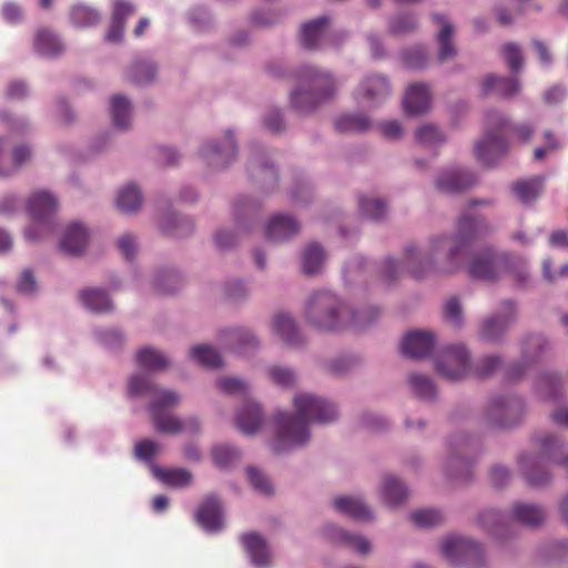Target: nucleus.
I'll list each match as a JSON object with an SVG mask.
<instances>
[{
  "label": "nucleus",
  "instance_id": "6e6552de",
  "mask_svg": "<svg viewBox=\"0 0 568 568\" xmlns=\"http://www.w3.org/2000/svg\"><path fill=\"white\" fill-rule=\"evenodd\" d=\"M435 368L439 375L456 382L469 376L485 379L501 368L503 357L497 354L486 355L475 363L463 344H450L440 348L435 358Z\"/></svg>",
  "mask_w": 568,
  "mask_h": 568
},
{
  "label": "nucleus",
  "instance_id": "dca6fc26",
  "mask_svg": "<svg viewBox=\"0 0 568 568\" xmlns=\"http://www.w3.org/2000/svg\"><path fill=\"white\" fill-rule=\"evenodd\" d=\"M547 348L548 341L544 335H527L523 341L520 359L509 364L505 369L506 381H519L541 358Z\"/></svg>",
  "mask_w": 568,
  "mask_h": 568
},
{
  "label": "nucleus",
  "instance_id": "473e14b6",
  "mask_svg": "<svg viewBox=\"0 0 568 568\" xmlns=\"http://www.w3.org/2000/svg\"><path fill=\"white\" fill-rule=\"evenodd\" d=\"M403 106L408 115H418L430 106V92L427 84L416 83L408 87L403 99Z\"/></svg>",
  "mask_w": 568,
  "mask_h": 568
},
{
  "label": "nucleus",
  "instance_id": "bf43d9fd",
  "mask_svg": "<svg viewBox=\"0 0 568 568\" xmlns=\"http://www.w3.org/2000/svg\"><path fill=\"white\" fill-rule=\"evenodd\" d=\"M418 27L417 18L412 12L398 13L389 20V32L395 36H403L413 32Z\"/></svg>",
  "mask_w": 568,
  "mask_h": 568
},
{
  "label": "nucleus",
  "instance_id": "8fccbe9b",
  "mask_svg": "<svg viewBox=\"0 0 568 568\" xmlns=\"http://www.w3.org/2000/svg\"><path fill=\"white\" fill-rule=\"evenodd\" d=\"M155 75V64L146 59H135L126 73L128 79L138 85L151 83Z\"/></svg>",
  "mask_w": 568,
  "mask_h": 568
},
{
  "label": "nucleus",
  "instance_id": "e2e57ef3",
  "mask_svg": "<svg viewBox=\"0 0 568 568\" xmlns=\"http://www.w3.org/2000/svg\"><path fill=\"white\" fill-rule=\"evenodd\" d=\"M409 519L419 528H429L443 520V514L437 509H420L409 514Z\"/></svg>",
  "mask_w": 568,
  "mask_h": 568
},
{
  "label": "nucleus",
  "instance_id": "5fc2aeb1",
  "mask_svg": "<svg viewBox=\"0 0 568 568\" xmlns=\"http://www.w3.org/2000/svg\"><path fill=\"white\" fill-rule=\"evenodd\" d=\"M358 207L363 216L374 222L382 221L387 214L386 202L382 199L374 196H359Z\"/></svg>",
  "mask_w": 568,
  "mask_h": 568
},
{
  "label": "nucleus",
  "instance_id": "c03bdc74",
  "mask_svg": "<svg viewBox=\"0 0 568 568\" xmlns=\"http://www.w3.org/2000/svg\"><path fill=\"white\" fill-rule=\"evenodd\" d=\"M408 495L407 487L393 475L385 476L382 484V497L386 505L394 508L402 505Z\"/></svg>",
  "mask_w": 568,
  "mask_h": 568
},
{
  "label": "nucleus",
  "instance_id": "5701e85b",
  "mask_svg": "<svg viewBox=\"0 0 568 568\" xmlns=\"http://www.w3.org/2000/svg\"><path fill=\"white\" fill-rule=\"evenodd\" d=\"M436 335L432 331L415 329L408 332L402 339L400 351L414 359L428 357L435 349Z\"/></svg>",
  "mask_w": 568,
  "mask_h": 568
},
{
  "label": "nucleus",
  "instance_id": "c756f323",
  "mask_svg": "<svg viewBox=\"0 0 568 568\" xmlns=\"http://www.w3.org/2000/svg\"><path fill=\"white\" fill-rule=\"evenodd\" d=\"M236 425L239 429L247 435L255 434L263 425V412L261 406L246 398L236 413Z\"/></svg>",
  "mask_w": 568,
  "mask_h": 568
},
{
  "label": "nucleus",
  "instance_id": "4d7b16f0",
  "mask_svg": "<svg viewBox=\"0 0 568 568\" xmlns=\"http://www.w3.org/2000/svg\"><path fill=\"white\" fill-rule=\"evenodd\" d=\"M153 285L160 293L172 294L176 292L181 285V275L175 268H161L155 274Z\"/></svg>",
  "mask_w": 568,
  "mask_h": 568
},
{
  "label": "nucleus",
  "instance_id": "ea45409f",
  "mask_svg": "<svg viewBox=\"0 0 568 568\" xmlns=\"http://www.w3.org/2000/svg\"><path fill=\"white\" fill-rule=\"evenodd\" d=\"M432 19L435 23L442 26V29L437 34V41L439 44L438 60L440 62H444L448 59L454 58L457 53L456 48L450 40L452 34L454 32V27L442 13H434L432 16Z\"/></svg>",
  "mask_w": 568,
  "mask_h": 568
},
{
  "label": "nucleus",
  "instance_id": "de8ad7c7",
  "mask_svg": "<svg viewBox=\"0 0 568 568\" xmlns=\"http://www.w3.org/2000/svg\"><path fill=\"white\" fill-rule=\"evenodd\" d=\"M136 363L148 372H159L166 368L170 361L163 353L153 347L146 346L138 351Z\"/></svg>",
  "mask_w": 568,
  "mask_h": 568
},
{
  "label": "nucleus",
  "instance_id": "aec40b11",
  "mask_svg": "<svg viewBox=\"0 0 568 568\" xmlns=\"http://www.w3.org/2000/svg\"><path fill=\"white\" fill-rule=\"evenodd\" d=\"M346 37L339 33L336 41L332 40L329 19L326 16L318 17L302 26L301 43L306 49H323L329 44H337Z\"/></svg>",
  "mask_w": 568,
  "mask_h": 568
},
{
  "label": "nucleus",
  "instance_id": "f257e3e1",
  "mask_svg": "<svg viewBox=\"0 0 568 568\" xmlns=\"http://www.w3.org/2000/svg\"><path fill=\"white\" fill-rule=\"evenodd\" d=\"M493 204L494 200L488 197L470 200L458 217L456 232L430 237L427 252L412 242L404 246L402 261L387 256L379 264H375L362 255L352 256L343 266L345 285L365 281L372 271L387 283L394 282L405 272L417 280L457 272L463 266L471 244L493 231L488 220L483 214L473 212V209Z\"/></svg>",
  "mask_w": 568,
  "mask_h": 568
},
{
  "label": "nucleus",
  "instance_id": "2eb2a0df",
  "mask_svg": "<svg viewBox=\"0 0 568 568\" xmlns=\"http://www.w3.org/2000/svg\"><path fill=\"white\" fill-rule=\"evenodd\" d=\"M246 171L248 178L263 191L271 192L277 186V169L264 146L255 143L251 145Z\"/></svg>",
  "mask_w": 568,
  "mask_h": 568
},
{
  "label": "nucleus",
  "instance_id": "39448f33",
  "mask_svg": "<svg viewBox=\"0 0 568 568\" xmlns=\"http://www.w3.org/2000/svg\"><path fill=\"white\" fill-rule=\"evenodd\" d=\"M128 392L130 397L146 396L151 398L149 412L158 432L163 434H178L181 432L196 434L200 432L201 424L197 417L189 416L184 419H179L166 413V409L179 404L181 396L174 390L160 388L151 381L148 374H134L129 381Z\"/></svg>",
  "mask_w": 568,
  "mask_h": 568
},
{
  "label": "nucleus",
  "instance_id": "864d4df0",
  "mask_svg": "<svg viewBox=\"0 0 568 568\" xmlns=\"http://www.w3.org/2000/svg\"><path fill=\"white\" fill-rule=\"evenodd\" d=\"M190 355L192 359L206 368H220L223 365L221 354L211 345H195L191 348Z\"/></svg>",
  "mask_w": 568,
  "mask_h": 568
},
{
  "label": "nucleus",
  "instance_id": "a19ab883",
  "mask_svg": "<svg viewBox=\"0 0 568 568\" xmlns=\"http://www.w3.org/2000/svg\"><path fill=\"white\" fill-rule=\"evenodd\" d=\"M81 304L92 313H105L112 308L108 292L103 288L88 287L79 293Z\"/></svg>",
  "mask_w": 568,
  "mask_h": 568
},
{
  "label": "nucleus",
  "instance_id": "f704fd0d",
  "mask_svg": "<svg viewBox=\"0 0 568 568\" xmlns=\"http://www.w3.org/2000/svg\"><path fill=\"white\" fill-rule=\"evenodd\" d=\"M334 508L339 514L347 516L354 520L367 521L373 519V511L358 497L339 496L334 499Z\"/></svg>",
  "mask_w": 568,
  "mask_h": 568
},
{
  "label": "nucleus",
  "instance_id": "9d476101",
  "mask_svg": "<svg viewBox=\"0 0 568 568\" xmlns=\"http://www.w3.org/2000/svg\"><path fill=\"white\" fill-rule=\"evenodd\" d=\"M471 278L495 281L504 273L509 272L520 282L528 278L527 261L515 253L499 252L494 247H486L471 256L467 265Z\"/></svg>",
  "mask_w": 568,
  "mask_h": 568
},
{
  "label": "nucleus",
  "instance_id": "58836bf2",
  "mask_svg": "<svg viewBox=\"0 0 568 568\" xmlns=\"http://www.w3.org/2000/svg\"><path fill=\"white\" fill-rule=\"evenodd\" d=\"M520 82L517 78L500 77L496 74H488L481 84L483 95L496 91L504 98H511L520 91Z\"/></svg>",
  "mask_w": 568,
  "mask_h": 568
},
{
  "label": "nucleus",
  "instance_id": "09e8293b",
  "mask_svg": "<svg viewBox=\"0 0 568 568\" xmlns=\"http://www.w3.org/2000/svg\"><path fill=\"white\" fill-rule=\"evenodd\" d=\"M143 203L141 190L134 183L123 186L118 194L116 205L124 213H134L140 210Z\"/></svg>",
  "mask_w": 568,
  "mask_h": 568
},
{
  "label": "nucleus",
  "instance_id": "b1692460",
  "mask_svg": "<svg viewBox=\"0 0 568 568\" xmlns=\"http://www.w3.org/2000/svg\"><path fill=\"white\" fill-rule=\"evenodd\" d=\"M261 202L248 196L240 195L233 202V217L240 232H251L260 220Z\"/></svg>",
  "mask_w": 568,
  "mask_h": 568
},
{
  "label": "nucleus",
  "instance_id": "7c9ffc66",
  "mask_svg": "<svg viewBox=\"0 0 568 568\" xmlns=\"http://www.w3.org/2000/svg\"><path fill=\"white\" fill-rule=\"evenodd\" d=\"M135 13L133 3L125 0H115L109 31L105 34L108 42L118 43L122 40L125 21Z\"/></svg>",
  "mask_w": 568,
  "mask_h": 568
},
{
  "label": "nucleus",
  "instance_id": "4c0bfd02",
  "mask_svg": "<svg viewBox=\"0 0 568 568\" xmlns=\"http://www.w3.org/2000/svg\"><path fill=\"white\" fill-rule=\"evenodd\" d=\"M9 144L6 136H0V176H11L31 156V150L27 145H18L12 151V163L7 161L4 150Z\"/></svg>",
  "mask_w": 568,
  "mask_h": 568
},
{
  "label": "nucleus",
  "instance_id": "c85d7f7f",
  "mask_svg": "<svg viewBox=\"0 0 568 568\" xmlns=\"http://www.w3.org/2000/svg\"><path fill=\"white\" fill-rule=\"evenodd\" d=\"M57 209V197L47 191L36 192L27 204V211L36 222H50Z\"/></svg>",
  "mask_w": 568,
  "mask_h": 568
},
{
  "label": "nucleus",
  "instance_id": "cd10ccee",
  "mask_svg": "<svg viewBox=\"0 0 568 568\" xmlns=\"http://www.w3.org/2000/svg\"><path fill=\"white\" fill-rule=\"evenodd\" d=\"M245 552L255 568H267L271 554L266 540L257 532H246L241 537Z\"/></svg>",
  "mask_w": 568,
  "mask_h": 568
},
{
  "label": "nucleus",
  "instance_id": "72a5a7b5",
  "mask_svg": "<svg viewBox=\"0 0 568 568\" xmlns=\"http://www.w3.org/2000/svg\"><path fill=\"white\" fill-rule=\"evenodd\" d=\"M272 328L290 346H298L303 343V336L296 321L288 313H277L273 317Z\"/></svg>",
  "mask_w": 568,
  "mask_h": 568
},
{
  "label": "nucleus",
  "instance_id": "e433bc0d",
  "mask_svg": "<svg viewBox=\"0 0 568 568\" xmlns=\"http://www.w3.org/2000/svg\"><path fill=\"white\" fill-rule=\"evenodd\" d=\"M534 388L542 399L557 402L562 397V378L556 372H541L535 382Z\"/></svg>",
  "mask_w": 568,
  "mask_h": 568
},
{
  "label": "nucleus",
  "instance_id": "2f4dec72",
  "mask_svg": "<svg viewBox=\"0 0 568 568\" xmlns=\"http://www.w3.org/2000/svg\"><path fill=\"white\" fill-rule=\"evenodd\" d=\"M88 240L87 227L79 222H73L65 229L60 240V248L68 255H80L85 250Z\"/></svg>",
  "mask_w": 568,
  "mask_h": 568
},
{
  "label": "nucleus",
  "instance_id": "393cba45",
  "mask_svg": "<svg viewBox=\"0 0 568 568\" xmlns=\"http://www.w3.org/2000/svg\"><path fill=\"white\" fill-rule=\"evenodd\" d=\"M197 524L207 534H217L224 528L223 506L216 496L205 498L195 513Z\"/></svg>",
  "mask_w": 568,
  "mask_h": 568
},
{
  "label": "nucleus",
  "instance_id": "0e129e2a",
  "mask_svg": "<svg viewBox=\"0 0 568 568\" xmlns=\"http://www.w3.org/2000/svg\"><path fill=\"white\" fill-rule=\"evenodd\" d=\"M443 315L446 322L455 327H462L464 323L463 306L458 297L448 298L443 307Z\"/></svg>",
  "mask_w": 568,
  "mask_h": 568
},
{
  "label": "nucleus",
  "instance_id": "423d86ee",
  "mask_svg": "<svg viewBox=\"0 0 568 568\" xmlns=\"http://www.w3.org/2000/svg\"><path fill=\"white\" fill-rule=\"evenodd\" d=\"M531 443L539 452L520 453L517 457L518 467L528 485L544 487L551 481L550 463L568 470V454L564 453L562 439L551 433L537 434Z\"/></svg>",
  "mask_w": 568,
  "mask_h": 568
},
{
  "label": "nucleus",
  "instance_id": "3c124183",
  "mask_svg": "<svg viewBox=\"0 0 568 568\" xmlns=\"http://www.w3.org/2000/svg\"><path fill=\"white\" fill-rule=\"evenodd\" d=\"M409 386L420 400L433 402L437 396V388L434 381L424 374L413 373L408 377Z\"/></svg>",
  "mask_w": 568,
  "mask_h": 568
},
{
  "label": "nucleus",
  "instance_id": "1a4fd4ad",
  "mask_svg": "<svg viewBox=\"0 0 568 568\" xmlns=\"http://www.w3.org/2000/svg\"><path fill=\"white\" fill-rule=\"evenodd\" d=\"M546 520V510L541 505L527 501L513 504L510 513L488 508L478 515L479 526L496 539H503L510 532V523L527 528H538Z\"/></svg>",
  "mask_w": 568,
  "mask_h": 568
},
{
  "label": "nucleus",
  "instance_id": "052dcab7",
  "mask_svg": "<svg viewBox=\"0 0 568 568\" xmlns=\"http://www.w3.org/2000/svg\"><path fill=\"white\" fill-rule=\"evenodd\" d=\"M416 141L424 146L433 148L445 143L446 136L433 124L420 126L415 133Z\"/></svg>",
  "mask_w": 568,
  "mask_h": 568
},
{
  "label": "nucleus",
  "instance_id": "f3484780",
  "mask_svg": "<svg viewBox=\"0 0 568 568\" xmlns=\"http://www.w3.org/2000/svg\"><path fill=\"white\" fill-rule=\"evenodd\" d=\"M517 320V306L511 300L500 303L499 311L485 320L479 327V337L486 342L500 343Z\"/></svg>",
  "mask_w": 568,
  "mask_h": 568
},
{
  "label": "nucleus",
  "instance_id": "f8f14e48",
  "mask_svg": "<svg viewBox=\"0 0 568 568\" xmlns=\"http://www.w3.org/2000/svg\"><path fill=\"white\" fill-rule=\"evenodd\" d=\"M477 443L466 433H457L450 436L447 443L448 456L445 463V471L448 477L459 481L473 478L474 457Z\"/></svg>",
  "mask_w": 568,
  "mask_h": 568
},
{
  "label": "nucleus",
  "instance_id": "13d9d810",
  "mask_svg": "<svg viewBox=\"0 0 568 568\" xmlns=\"http://www.w3.org/2000/svg\"><path fill=\"white\" fill-rule=\"evenodd\" d=\"M240 457L241 450L231 444H217L212 448L213 463L221 469L231 468Z\"/></svg>",
  "mask_w": 568,
  "mask_h": 568
},
{
  "label": "nucleus",
  "instance_id": "338daca9",
  "mask_svg": "<svg viewBox=\"0 0 568 568\" xmlns=\"http://www.w3.org/2000/svg\"><path fill=\"white\" fill-rule=\"evenodd\" d=\"M94 338L98 343L108 348H115L123 342V334L116 328H95L93 331Z\"/></svg>",
  "mask_w": 568,
  "mask_h": 568
},
{
  "label": "nucleus",
  "instance_id": "c9c22d12",
  "mask_svg": "<svg viewBox=\"0 0 568 568\" xmlns=\"http://www.w3.org/2000/svg\"><path fill=\"white\" fill-rule=\"evenodd\" d=\"M159 226L163 233L174 237L187 236L194 231V222L190 216L172 211L161 216Z\"/></svg>",
  "mask_w": 568,
  "mask_h": 568
},
{
  "label": "nucleus",
  "instance_id": "79ce46f5",
  "mask_svg": "<svg viewBox=\"0 0 568 568\" xmlns=\"http://www.w3.org/2000/svg\"><path fill=\"white\" fill-rule=\"evenodd\" d=\"M110 112L113 126L124 131L130 128L132 115V103L128 97L115 94L110 101Z\"/></svg>",
  "mask_w": 568,
  "mask_h": 568
},
{
  "label": "nucleus",
  "instance_id": "7ed1b4c3",
  "mask_svg": "<svg viewBox=\"0 0 568 568\" xmlns=\"http://www.w3.org/2000/svg\"><path fill=\"white\" fill-rule=\"evenodd\" d=\"M267 72L277 79H292L298 85L291 92V106L300 114L316 110L332 99L337 90L333 74L312 64L288 65L283 60L270 61Z\"/></svg>",
  "mask_w": 568,
  "mask_h": 568
},
{
  "label": "nucleus",
  "instance_id": "412c9836",
  "mask_svg": "<svg viewBox=\"0 0 568 568\" xmlns=\"http://www.w3.org/2000/svg\"><path fill=\"white\" fill-rule=\"evenodd\" d=\"M220 345L239 356H247L260 347L255 334L245 327H231L220 332Z\"/></svg>",
  "mask_w": 568,
  "mask_h": 568
},
{
  "label": "nucleus",
  "instance_id": "774afa93",
  "mask_svg": "<svg viewBox=\"0 0 568 568\" xmlns=\"http://www.w3.org/2000/svg\"><path fill=\"white\" fill-rule=\"evenodd\" d=\"M501 51L510 71L513 73L519 72L524 63L521 48L516 43L509 42L503 45Z\"/></svg>",
  "mask_w": 568,
  "mask_h": 568
},
{
  "label": "nucleus",
  "instance_id": "6e6d98bb",
  "mask_svg": "<svg viewBox=\"0 0 568 568\" xmlns=\"http://www.w3.org/2000/svg\"><path fill=\"white\" fill-rule=\"evenodd\" d=\"M542 176H534L526 181H519L513 185V191L523 203L534 202L541 193Z\"/></svg>",
  "mask_w": 568,
  "mask_h": 568
},
{
  "label": "nucleus",
  "instance_id": "a878e982",
  "mask_svg": "<svg viewBox=\"0 0 568 568\" xmlns=\"http://www.w3.org/2000/svg\"><path fill=\"white\" fill-rule=\"evenodd\" d=\"M323 535L332 542L347 547L359 555H366L371 551V541L363 535L353 534L334 524H327L323 527Z\"/></svg>",
  "mask_w": 568,
  "mask_h": 568
},
{
  "label": "nucleus",
  "instance_id": "a211bd4d",
  "mask_svg": "<svg viewBox=\"0 0 568 568\" xmlns=\"http://www.w3.org/2000/svg\"><path fill=\"white\" fill-rule=\"evenodd\" d=\"M200 155L213 170L224 169L230 165L237 155L234 131L227 129L222 139H214L206 142L201 148Z\"/></svg>",
  "mask_w": 568,
  "mask_h": 568
},
{
  "label": "nucleus",
  "instance_id": "680f3d73",
  "mask_svg": "<svg viewBox=\"0 0 568 568\" xmlns=\"http://www.w3.org/2000/svg\"><path fill=\"white\" fill-rule=\"evenodd\" d=\"M402 61L409 69H423L428 61V54L424 47L416 45L402 51Z\"/></svg>",
  "mask_w": 568,
  "mask_h": 568
},
{
  "label": "nucleus",
  "instance_id": "f03ea898",
  "mask_svg": "<svg viewBox=\"0 0 568 568\" xmlns=\"http://www.w3.org/2000/svg\"><path fill=\"white\" fill-rule=\"evenodd\" d=\"M296 413L277 412L273 423L275 437L272 448L276 454L304 446L311 438V424H327L337 418L336 406L324 397L308 393L294 397Z\"/></svg>",
  "mask_w": 568,
  "mask_h": 568
},
{
  "label": "nucleus",
  "instance_id": "603ef678",
  "mask_svg": "<svg viewBox=\"0 0 568 568\" xmlns=\"http://www.w3.org/2000/svg\"><path fill=\"white\" fill-rule=\"evenodd\" d=\"M100 12L88 4L78 3L70 10V22L75 28H90L99 23Z\"/></svg>",
  "mask_w": 568,
  "mask_h": 568
},
{
  "label": "nucleus",
  "instance_id": "9b49d317",
  "mask_svg": "<svg viewBox=\"0 0 568 568\" xmlns=\"http://www.w3.org/2000/svg\"><path fill=\"white\" fill-rule=\"evenodd\" d=\"M527 413L524 397L517 394H494L483 409V422L494 429H511L519 426Z\"/></svg>",
  "mask_w": 568,
  "mask_h": 568
},
{
  "label": "nucleus",
  "instance_id": "6ab92c4d",
  "mask_svg": "<svg viewBox=\"0 0 568 568\" xmlns=\"http://www.w3.org/2000/svg\"><path fill=\"white\" fill-rule=\"evenodd\" d=\"M390 84L383 74L366 75L357 89L354 98L358 104L367 108H377L383 104L390 95Z\"/></svg>",
  "mask_w": 568,
  "mask_h": 568
},
{
  "label": "nucleus",
  "instance_id": "4468645a",
  "mask_svg": "<svg viewBox=\"0 0 568 568\" xmlns=\"http://www.w3.org/2000/svg\"><path fill=\"white\" fill-rule=\"evenodd\" d=\"M443 556L455 566L484 568L485 550L480 542L464 536H448L442 542Z\"/></svg>",
  "mask_w": 568,
  "mask_h": 568
},
{
  "label": "nucleus",
  "instance_id": "69168bd1",
  "mask_svg": "<svg viewBox=\"0 0 568 568\" xmlns=\"http://www.w3.org/2000/svg\"><path fill=\"white\" fill-rule=\"evenodd\" d=\"M246 475L255 491L265 496L273 494V487L270 480L258 468L253 466L247 467Z\"/></svg>",
  "mask_w": 568,
  "mask_h": 568
},
{
  "label": "nucleus",
  "instance_id": "a18cd8bd",
  "mask_svg": "<svg viewBox=\"0 0 568 568\" xmlns=\"http://www.w3.org/2000/svg\"><path fill=\"white\" fill-rule=\"evenodd\" d=\"M325 252L317 242L310 243L302 253V271L306 275H314L322 271Z\"/></svg>",
  "mask_w": 568,
  "mask_h": 568
},
{
  "label": "nucleus",
  "instance_id": "20e7f679",
  "mask_svg": "<svg viewBox=\"0 0 568 568\" xmlns=\"http://www.w3.org/2000/svg\"><path fill=\"white\" fill-rule=\"evenodd\" d=\"M306 321L323 332H341L345 328L364 329L374 324L381 314L376 305L351 308L334 292L322 290L314 292L305 304Z\"/></svg>",
  "mask_w": 568,
  "mask_h": 568
},
{
  "label": "nucleus",
  "instance_id": "4be33fe9",
  "mask_svg": "<svg viewBox=\"0 0 568 568\" xmlns=\"http://www.w3.org/2000/svg\"><path fill=\"white\" fill-rule=\"evenodd\" d=\"M477 182L476 174L466 168L443 169L435 180L436 187L445 193H458L470 189Z\"/></svg>",
  "mask_w": 568,
  "mask_h": 568
},
{
  "label": "nucleus",
  "instance_id": "49530a36",
  "mask_svg": "<svg viewBox=\"0 0 568 568\" xmlns=\"http://www.w3.org/2000/svg\"><path fill=\"white\" fill-rule=\"evenodd\" d=\"M371 126V119L362 113H344L335 120V129L341 133H363Z\"/></svg>",
  "mask_w": 568,
  "mask_h": 568
},
{
  "label": "nucleus",
  "instance_id": "ddd939ff",
  "mask_svg": "<svg viewBox=\"0 0 568 568\" xmlns=\"http://www.w3.org/2000/svg\"><path fill=\"white\" fill-rule=\"evenodd\" d=\"M160 446L151 439H143L135 444L134 454L150 468L153 476L166 486L183 488L191 484L192 473L185 468H162L154 463V456Z\"/></svg>",
  "mask_w": 568,
  "mask_h": 568
},
{
  "label": "nucleus",
  "instance_id": "0eeeda50",
  "mask_svg": "<svg viewBox=\"0 0 568 568\" xmlns=\"http://www.w3.org/2000/svg\"><path fill=\"white\" fill-rule=\"evenodd\" d=\"M485 135L475 144V155L485 166L495 165L503 159L509 149L507 139L503 133L507 130L516 132L523 142H527L534 134V126L529 123L513 126L509 119L500 111L490 109L484 116Z\"/></svg>",
  "mask_w": 568,
  "mask_h": 568
},
{
  "label": "nucleus",
  "instance_id": "37998d69",
  "mask_svg": "<svg viewBox=\"0 0 568 568\" xmlns=\"http://www.w3.org/2000/svg\"><path fill=\"white\" fill-rule=\"evenodd\" d=\"M36 51L47 58H54L61 54L64 45L57 33L49 29H40L34 37Z\"/></svg>",
  "mask_w": 568,
  "mask_h": 568
},
{
  "label": "nucleus",
  "instance_id": "bb28decb",
  "mask_svg": "<svg viewBox=\"0 0 568 568\" xmlns=\"http://www.w3.org/2000/svg\"><path fill=\"white\" fill-rule=\"evenodd\" d=\"M301 230L300 222L291 214L277 213L265 226V236L272 242H283L295 236Z\"/></svg>",
  "mask_w": 568,
  "mask_h": 568
}]
</instances>
